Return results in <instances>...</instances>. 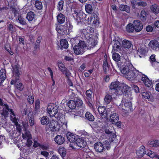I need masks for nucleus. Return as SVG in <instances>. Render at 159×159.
<instances>
[{
  "instance_id": "f257e3e1",
  "label": "nucleus",
  "mask_w": 159,
  "mask_h": 159,
  "mask_svg": "<svg viewBox=\"0 0 159 159\" xmlns=\"http://www.w3.org/2000/svg\"><path fill=\"white\" fill-rule=\"evenodd\" d=\"M47 112L50 116L55 120H59L62 123L65 122V116L62 113L58 112V107L54 104H49L47 107Z\"/></svg>"
},
{
  "instance_id": "f03ea898",
  "label": "nucleus",
  "mask_w": 159,
  "mask_h": 159,
  "mask_svg": "<svg viewBox=\"0 0 159 159\" xmlns=\"http://www.w3.org/2000/svg\"><path fill=\"white\" fill-rule=\"evenodd\" d=\"M85 9L86 12L88 14H91L90 17H89L88 19L89 20V23H91L93 20L92 23L93 26L95 28H98L99 25V19L98 17L99 13L97 11H93V8L92 6L89 4H87L85 5Z\"/></svg>"
},
{
  "instance_id": "7ed1b4c3",
  "label": "nucleus",
  "mask_w": 159,
  "mask_h": 159,
  "mask_svg": "<svg viewBox=\"0 0 159 159\" xmlns=\"http://www.w3.org/2000/svg\"><path fill=\"white\" fill-rule=\"evenodd\" d=\"M19 68V66L18 64L12 67L13 79L11 81L10 84L11 85H13L16 83L15 86L16 88L19 91H21L24 88L23 84L19 82L16 84L20 78Z\"/></svg>"
},
{
  "instance_id": "20e7f679",
  "label": "nucleus",
  "mask_w": 159,
  "mask_h": 159,
  "mask_svg": "<svg viewBox=\"0 0 159 159\" xmlns=\"http://www.w3.org/2000/svg\"><path fill=\"white\" fill-rule=\"evenodd\" d=\"M72 27L70 22H68L66 25H58L56 27V30L58 33L63 35L69 34L70 32V30L72 29Z\"/></svg>"
},
{
  "instance_id": "39448f33",
  "label": "nucleus",
  "mask_w": 159,
  "mask_h": 159,
  "mask_svg": "<svg viewBox=\"0 0 159 159\" xmlns=\"http://www.w3.org/2000/svg\"><path fill=\"white\" fill-rule=\"evenodd\" d=\"M120 83L118 81L112 82L110 86L108 92L109 93L113 94V93L119 95H122L123 93L120 89Z\"/></svg>"
},
{
  "instance_id": "423d86ee",
  "label": "nucleus",
  "mask_w": 159,
  "mask_h": 159,
  "mask_svg": "<svg viewBox=\"0 0 159 159\" xmlns=\"http://www.w3.org/2000/svg\"><path fill=\"white\" fill-rule=\"evenodd\" d=\"M122 62H118L117 63L118 67L120 70L121 73L125 76L126 74L132 69L131 67L127 65H124Z\"/></svg>"
},
{
  "instance_id": "0eeeda50",
  "label": "nucleus",
  "mask_w": 159,
  "mask_h": 159,
  "mask_svg": "<svg viewBox=\"0 0 159 159\" xmlns=\"http://www.w3.org/2000/svg\"><path fill=\"white\" fill-rule=\"evenodd\" d=\"M121 42L120 39H118L113 40L111 42L112 45V50L115 51H119L121 50L122 46L120 43Z\"/></svg>"
},
{
  "instance_id": "6e6552de",
  "label": "nucleus",
  "mask_w": 159,
  "mask_h": 159,
  "mask_svg": "<svg viewBox=\"0 0 159 159\" xmlns=\"http://www.w3.org/2000/svg\"><path fill=\"white\" fill-rule=\"evenodd\" d=\"M94 32V29L90 26H88L82 30V34L86 38L92 36V33Z\"/></svg>"
},
{
  "instance_id": "1a4fd4ad",
  "label": "nucleus",
  "mask_w": 159,
  "mask_h": 159,
  "mask_svg": "<svg viewBox=\"0 0 159 159\" xmlns=\"http://www.w3.org/2000/svg\"><path fill=\"white\" fill-rule=\"evenodd\" d=\"M87 39V49H90L93 48L96 45L98 42L97 40L91 37L86 38Z\"/></svg>"
},
{
  "instance_id": "9d476101",
  "label": "nucleus",
  "mask_w": 159,
  "mask_h": 159,
  "mask_svg": "<svg viewBox=\"0 0 159 159\" xmlns=\"http://www.w3.org/2000/svg\"><path fill=\"white\" fill-rule=\"evenodd\" d=\"M100 116H101L100 119L102 120L101 122H103L104 123H106V121L107 120V111L105 108L103 107L100 106Z\"/></svg>"
},
{
  "instance_id": "9b49d317",
  "label": "nucleus",
  "mask_w": 159,
  "mask_h": 159,
  "mask_svg": "<svg viewBox=\"0 0 159 159\" xmlns=\"http://www.w3.org/2000/svg\"><path fill=\"white\" fill-rule=\"evenodd\" d=\"M52 119V120L50 123L49 127L52 131H57L59 129V127L60 126L57 121H60V120H55L54 118L53 119V118Z\"/></svg>"
},
{
  "instance_id": "f8f14e48",
  "label": "nucleus",
  "mask_w": 159,
  "mask_h": 159,
  "mask_svg": "<svg viewBox=\"0 0 159 159\" xmlns=\"http://www.w3.org/2000/svg\"><path fill=\"white\" fill-rule=\"evenodd\" d=\"M133 24L136 32H138L142 30L143 28V25L140 21L139 20H134Z\"/></svg>"
},
{
  "instance_id": "ddd939ff",
  "label": "nucleus",
  "mask_w": 159,
  "mask_h": 159,
  "mask_svg": "<svg viewBox=\"0 0 159 159\" xmlns=\"http://www.w3.org/2000/svg\"><path fill=\"white\" fill-rule=\"evenodd\" d=\"M137 74H136L134 71L131 69L129 71L125 76V77L128 80H133L135 79L139 80V78H137V76H138Z\"/></svg>"
},
{
  "instance_id": "4468645a",
  "label": "nucleus",
  "mask_w": 159,
  "mask_h": 159,
  "mask_svg": "<svg viewBox=\"0 0 159 159\" xmlns=\"http://www.w3.org/2000/svg\"><path fill=\"white\" fill-rule=\"evenodd\" d=\"M149 47L152 50L157 51L159 49V43L156 40H151L149 44Z\"/></svg>"
},
{
  "instance_id": "2eb2a0df",
  "label": "nucleus",
  "mask_w": 159,
  "mask_h": 159,
  "mask_svg": "<svg viewBox=\"0 0 159 159\" xmlns=\"http://www.w3.org/2000/svg\"><path fill=\"white\" fill-rule=\"evenodd\" d=\"M122 109L128 112L132 111L134 110V108L132 107L131 101L130 100L126 101Z\"/></svg>"
},
{
  "instance_id": "dca6fc26",
  "label": "nucleus",
  "mask_w": 159,
  "mask_h": 159,
  "mask_svg": "<svg viewBox=\"0 0 159 159\" xmlns=\"http://www.w3.org/2000/svg\"><path fill=\"white\" fill-rule=\"evenodd\" d=\"M76 144L80 148H84L86 147L87 145V143L86 141L82 138L77 139L75 141Z\"/></svg>"
},
{
  "instance_id": "f3484780",
  "label": "nucleus",
  "mask_w": 159,
  "mask_h": 159,
  "mask_svg": "<svg viewBox=\"0 0 159 159\" xmlns=\"http://www.w3.org/2000/svg\"><path fill=\"white\" fill-rule=\"evenodd\" d=\"M107 55L105 54V55L104 57L103 63L102 66L103 71L105 74H107L108 72L109 71V66L108 63L107 61Z\"/></svg>"
},
{
  "instance_id": "a211bd4d",
  "label": "nucleus",
  "mask_w": 159,
  "mask_h": 159,
  "mask_svg": "<svg viewBox=\"0 0 159 159\" xmlns=\"http://www.w3.org/2000/svg\"><path fill=\"white\" fill-rule=\"evenodd\" d=\"M141 80L143 82L145 85L147 87H150L152 84V82L144 75H142Z\"/></svg>"
},
{
  "instance_id": "6ab92c4d",
  "label": "nucleus",
  "mask_w": 159,
  "mask_h": 159,
  "mask_svg": "<svg viewBox=\"0 0 159 159\" xmlns=\"http://www.w3.org/2000/svg\"><path fill=\"white\" fill-rule=\"evenodd\" d=\"M54 140L57 144L61 145L65 142V138L61 135H57L55 137Z\"/></svg>"
},
{
  "instance_id": "aec40b11",
  "label": "nucleus",
  "mask_w": 159,
  "mask_h": 159,
  "mask_svg": "<svg viewBox=\"0 0 159 159\" xmlns=\"http://www.w3.org/2000/svg\"><path fill=\"white\" fill-rule=\"evenodd\" d=\"M145 148L144 146H141L139 150L136 151V153L139 157H142L143 156L144 154L147 155V152L148 150L145 151Z\"/></svg>"
},
{
  "instance_id": "412c9836",
  "label": "nucleus",
  "mask_w": 159,
  "mask_h": 159,
  "mask_svg": "<svg viewBox=\"0 0 159 159\" xmlns=\"http://www.w3.org/2000/svg\"><path fill=\"white\" fill-rule=\"evenodd\" d=\"M86 16L83 11H80L76 19L78 22H83L85 20Z\"/></svg>"
},
{
  "instance_id": "4be33fe9",
  "label": "nucleus",
  "mask_w": 159,
  "mask_h": 159,
  "mask_svg": "<svg viewBox=\"0 0 159 159\" xmlns=\"http://www.w3.org/2000/svg\"><path fill=\"white\" fill-rule=\"evenodd\" d=\"M65 16L61 13L58 14L57 16V22L61 24L64 23L65 20Z\"/></svg>"
},
{
  "instance_id": "5701e85b",
  "label": "nucleus",
  "mask_w": 159,
  "mask_h": 159,
  "mask_svg": "<svg viewBox=\"0 0 159 159\" xmlns=\"http://www.w3.org/2000/svg\"><path fill=\"white\" fill-rule=\"evenodd\" d=\"M0 83H2L6 77V70L5 69H2L0 70Z\"/></svg>"
},
{
  "instance_id": "b1692460",
  "label": "nucleus",
  "mask_w": 159,
  "mask_h": 159,
  "mask_svg": "<svg viewBox=\"0 0 159 159\" xmlns=\"http://www.w3.org/2000/svg\"><path fill=\"white\" fill-rule=\"evenodd\" d=\"M73 50L75 54L77 55H79L82 53L84 52V50L82 49V48L79 46L75 45L73 47Z\"/></svg>"
},
{
  "instance_id": "393cba45",
  "label": "nucleus",
  "mask_w": 159,
  "mask_h": 159,
  "mask_svg": "<svg viewBox=\"0 0 159 159\" xmlns=\"http://www.w3.org/2000/svg\"><path fill=\"white\" fill-rule=\"evenodd\" d=\"M66 136L67 139L70 142H75L77 139L73 134L71 132H68L66 134Z\"/></svg>"
},
{
  "instance_id": "a878e982",
  "label": "nucleus",
  "mask_w": 159,
  "mask_h": 159,
  "mask_svg": "<svg viewBox=\"0 0 159 159\" xmlns=\"http://www.w3.org/2000/svg\"><path fill=\"white\" fill-rule=\"evenodd\" d=\"M100 146L102 147V148L100 152H103L104 149H107L108 150L110 148V144L107 141H105L103 142L102 143H101Z\"/></svg>"
},
{
  "instance_id": "bb28decb",
  "label": "nucleus",
  "mask_w": 159,
  "mask_h": 159,
  "mask_svg": "<svg viewBox=\"0 0 159 159\" xmlns=\"http://www.w3.org/2000/svg\"><path fill=\"white\" fill-rule=\"evenodd\" d=\"M40 122L42 125H47L49 123V119L47 116H43L41 117Z\"/></svg>"
},
{
  "instance_id": "cd10ccee",
  "label": "nucleus",
  "mask_w": 159,
  "mask_h": 159,
  "mask_svg": "<svg viewBox=\"0 0 159 159\" xmlns=\"http://www.w3.org/2000/svg\"><path fill=\"white\" fill-rule=\"evenodd\" d=\"M76 103V107L78 108H82L83 107V102L80 98L79 97H77L75 100Z\"/></svg>"
},
{
  "instance_id": "c85d7f7f",
  "label": "nucleus",
  "mask_w": 159,
  "mask_h": 159,
  "mask_svg": "<svg viewBox=\"0 0 159 159\" xmlns=\"http://www.w3.org/2000/svg\"><path fill=\"white\" fill-rule=\"evenodd\" d=\"M61 49H67L68 47V43L66 39H62L60 41Z\"/></svg>"
},
{
  "instance_id": "c756f323",
  "label": "nucleus",
  "mask_w": 159,
  "mask_h": 159,
  "mask_svg": "<svg viewBox=\"0 0 159 159\" xmlns=\"http://www.w3.org/2000/svg\"><path fill=\"white\" fill-rule=\"evenodd\" d=\"M119 120L118 115L116 113H113L111 115L110 117V121L113 124L117 122Z\"/></svg>"
},
{
  "instance_id": "7c9ffc66",
  "label": "nucleus",
  "mask_w": 159,
  "mask_h": 159,
  "mask_svg": "<svg viewBox=\"0 0 159 159\" xmlns=\"http://www.w3.org/2000/svg\"><path fill=\"white\" fill-rule=\"evenodd\" d=\"M67 105L69 108L71 109H75L77 107L75 100H69L67 103Z\"/></svg>"
},
{
  "instance_id": "2f4dec72",
  "label": "nucleus",
  "mask_w": 159,
  "mask_h": 159,
  "mask_svg": "<svg viewBox=\"0 0 159 159\" xmlns=\"http://www.w3.org/2000/svg\"><path fill=\"white\" fill-rule=\"evenodd\" d=\"M150 9L151 11L156 15L159 13V6L157 4L152 5Z\"/></svg>"
},
{
  "instance_id": "473e14b6",
  "label": "nucleus",
  "mask_w": 159,
  "mask_h": 159,
  "mask_svg": "<svg viewBox=\"0 0 159 159\" xmlns=\"http://www.w3.org/2000/svg\"><path fill=\"white\" fill-rule=\"evenodd\" d=\"M122 47L125 48H130L132 45L131 41L126 39L122 41Z\"/></svg>"
},
{
  "instance_id": "72a5a7b5",
  "label": "nucleus",
  "mask_w": 159,
  "mask_h": 159,
  "mask_svg": "<svg viewBox=\"0 0 159 159\" xmlns=\"http://www.w3.org/2000/svg\"><path fill=\"white\" fill-rule=\"evenodd\" d=\"M130 88L126 84L123 83L121 86V88L120 89L121 90L122 92V94L124 93H127V92H130L129 91V89Z\"/></svg>"
},
{
  "instance_id": "f704fd0d",
  "label": "nucleus",
  "mask_w": 159,
  "mask_h": 159,
  "mask_svg": "<svg viewBox=\"0 0 159 159\" xmlns=\"http://www.w3.org/2000/svg\"><path fill=\"white\" fill-rule=\"evenodd\" d=\"M57 64L60 70L63 73H64L65 70L67 69L65 67L64 65L62 63L61 61L59 60L57 61Z\"/></svg>"
},
{
  "instance_id": "c9c22d12",
  "label": "nucleus",
  "mask_w": 159,
  "mask_h": 159,
  "mask_svg": "<svg viewBox=\"0 0 159 159\" xmlns=\"http://www.w3.org/2000/svg\"><path fill=\"white\" fill-rule=\"evenodd\" d=\"M113 59L116 62V64L118 62H121L120 61V56L117 53L114 52L112 55Z\"/></svg>"
},
{
  "instance_id": "e433bc0d",
  "label": "nucleus",
  "mask_w": 159,
  "mask_h": 159,
  "mask_svg": "<svg viewBox=\"0 0 159 159\" xmlns=\"http://www.w3.org/2000/svg\"><path fill=\"white\" fill-rule=\"evenodd\" d=\"M8 109L9 106L8 105L6 104L5 105L4 108L3 107L1 110V111L2 109V111L1 113L2 115L4 116H7L8 115Z\"/></svg>"
},
{
  "instance_id": "4c0bfd02",
  "label": "nucleus",
  "mask_w": 159,
  "mask_h": 159,
  "mask_svg": "<svg viewBox=\"0 0 159 159\" xmlns=\"http://www.w3.org/2000/svg\"><path fill=\"white\" fill-rule=\"evenodd\" d=\"M34 13L32 11H30L27 13L26 18L29 21H32L34 18Z\"/></svg>"
},
{
  "instance_id": "58836bf2",
  "label": "nucleus",
  "mask_w": 159,
  "mask_h": 159,
  "mask_svg": "<svg viewBox=\"0 0 159 159\" xmlns=\"http://www.w3.org/2000/svg\"><path fill=\"white\" fill-rule=\"evenodd\" d=\"M119 8L121 11H125L128 13L130 11V7L126 5L121 4L119 6Z\"/></svg>"
},
{
  "instance_id": "ea45409f",
  "label": "nucleus",
  "mask_w": 159,
  "mask_h": 159,
  "mask_svg": "<svg viewBox=\"0 0 159 159\" xmlns=\"http://www.w3.org/2000/svg\"><path fill=\"white\" fill-rule=\"evenodd\" d=\"M85 119L90 121H93L94 117L93 115L89 112H87L85 115Z\"/></svg>"
},
{
  "instance_id": "a19ab883",
  "label": "nucleus",
  "mask_w": 159,
  "mask_h": 159,
  "mask_svg": "<svg viewBox=\"0 0 159 159\" xmlns=\"http://www.w3.org/2000/svg\"><path fill=\"white\" fill-rule=\"evenodd\" d=\"M147 152V155L149 156L151 158L155 157L159 159V155L157 154L156 153L151 150H148Z\"/></svg>"
},
{
  "instance_id": "79ce46f5",
  "label": "nucleus",
  "mask_w": 159,
  "mask_h": 159,
  "mask_svg": "<svg viewBox=\"0 0 159 159\" xmlns=\"http://www.w3.org/2000/svg\"><path fill=\"white\" fill-rule=\"evenodd\" d=\"M40 107V102L39 99H38L35 102V111L36 113H38L39 112Z\"/></svg>"
},
{
  "instance_id": "37998d69",
  "label": "nucleus",
  "mask_w": 159,
  "mask_h": 159,
  "mask_svg": "<svg viewBox=\"0 0 159 159\" xmlns=\"http://www.w3.org/2000/svg\"><path fill=\"white\" fill-rule=\"evenodd\" d=\"M25 133L22 134V137L24 139H32V135L29 130L25 131Z\"/></svg>"
},
{
  "instance_id": "c03bdc74",
  "label": "nucleus",
  "mask_w": 159,
  "mask_h": 159,
  "mask_svg": "<svg viewBox=\"0 0 159 159\" xmlns=\"http://www.w3.org/2000/svg\"><path fill=\"white\" fill-rule=\"evenodd\" d=\"M35 7L36 8L39 10H41L43 8V4L42 2L38 0L35 1Z\"/></svg>"
},
{
  "instance_id": "a18cd8bd",
  "label": "nucleus",
  "mask_w": 159,
  "mask_h": 159,
  "mask_svg": "<svg viewBox=\"0 0 159 159\" xmlns=\"http://www.w3.org/2000/svg\"><path fill=\"white\" fill-rule=\"evenodd\" d=\"M93 91L91 89L88 90L86 91L85 94L86 96V100H87L91 101L92 99V95Z\"/></svg>"
},
{
  "instance_id": "49530a36",
  "label": "nucleus",
  "mask_w": 159,
  "mask_h": 159,
  "mask_svg": "<svg viewBox=\"0 0 159 159\" xmlns=\"http://www.w3.org/2000/svg\"><path fill=\"white\" fill-rule=\"evenodd\" d=\"M58 152L62 157H65L66 154V151L65 148L63 147H59Z\"/></svg>"
},
{
  "instance_id": "de8ad7c7",
  "label": "nucleus",
  "mask_w": 159,
  "mask_h": 159,
  "mask_svg": "<svg viewBox=\"0 0 159 159\" xmlns=\"http://www.w3.org/2000/svg\"><path fill=\"white\" fill-rule=\"evenodd\" d=\"M64 2L63 0H60L57 5V9L58 11H61L63 8Z\"/></svg>"
},
{
  "instance_id": "09e8293b",
  "label": "nucleus",
  "mask_w": 159,
  "mask_h": 159,
  "mask_svg": "<svg viewBox=\"0 0 159 159\" xmlns=\"http://www.w3.org/2000/svg\"><path fill=\"white\" fill-rule=\"evenodd\" d=\"M134 30L133 24L129 23L126 26V30L129 33L133 32Z\"/></svg>"
},
{
  "instance_id": "8fccbe9b",
  "label": "nucleus",
  "mask_w": 159,
  "mask_h": 159,
  "mask_svg": "<svg viewBox=\"0 0 159 159\" xmlns=\"http://www.w3.org/2000/svg\"><path fill=\"white\" fill-rule=\"evenodd\" d=\"M101 131H102L103 132H104L106 134H107L108 136H110L111 135L113 132L109 129L107 128L105 126L102 127V129H101Z\"/></svg>"
},
{
  "instance_id": "3c124183",
  "label": "nucleus",
  "mask_w": 159,
  "mask_h": 159,
  "mask_svg": "<svg viewBox=\"0 0 159 159\" xmlns=\"http://www.w3.org/2000/svg\"><path fill=\"white\" fill-rule=\"evenodd\" d=\"M17 20L20 24L23 25H25L26 24L25 19L22 17L20 15H18Z\"/></svg>"
},
{
  "instance_id": "603ef678",
  "label": "nucleus",
  "mask_w": 159,
  "mask_h": 159,
  "mask_svg": "<svg viewBox=\"0 0 159 159\" xmlns=\"http://www.w3.org/2000/svg\"><path fill=\"white\" fill-rule=\"evenodd\" d=\"M148 145L150 147H159V141L155 140L150 141L148 143Z\"/></svg>"
},
{
  "instance_id": "864d4df0",
  "label": "nucleus",
  "mask_w": 159,
  "mask_h": 159,
  "mask_svg": "<svg viewBox=\"0 0 159 159\" xmlns=\"http://www.w3.org/2000/svg\"><path fill=\"white\" fill-rule=\"evenodd\" d=\"M140 18L143 22L146 21L147 19V12L144 10H142L140 13Z\"/></svg>"
},
{
  "instance_id": "5fc2aeb1",
  "label": "nucleus",
  "mask_w": 159,
  "mask_h": 159,
  "mask_svg": "<svg viewBox=\"0 0 159 159\" xmlns=\"http://www.w3.org/2000/svg\"><path fill=\"white\" fill-rule=\"evenodd\" d=\"M110 141L111 142L116 143L117 142V139L116 138V135L115 133H113L110 136Z\"/></svg>"
},
{
  "instance_id": "6e6d98bb",
  "label": "nucleus",
  "mask_w": 159,
  "mask_h": 159,
  "mask_svg": "<svg viewBox=\"0 0 159 159\" xmlns=\"http://www.w3.org/2000/svg\"><path fill=\"white\" fill-rule=\"evenodd\" d=\"M112 98L111 95L109 94H107L104 98L105 102L107 104L109 103L111 101Z\"/></svg>"
},
{
  "instance_id": "4d7b16f0",
  "label": "nucleus",
  "mask_w": 159,
  "mask_h": 159,
  "mask_svg": "<svg viewBox=\"0 0 159 159\" xmlns=\"http://www.w3.org/2000/svg\"><path fill=\"white\" fill-rule=\"evenodd\" d=\"M124 95V98L126 99L127 100H129L132 98V95L130 92H127L123 94Z\"/></svg>"
},
{
  "instance_id": "13d9d810",
  "label": "nucleus",
  "mask_w": 159,
  "mask_h": 159,
  "mask_svg": "<svg viewBox=\"0 0 159 159\" xmlns=\"http://www.w3.org/2000/svg\"><path fill=\"white\" fill-rule=\"evenodd\" d=\"M69 94L70 98L74 99L75 100L76 97H75V94L73 92V90L71 89L69 90Z\"/></svg>"
},
{
  "instance_id": "bf43d9fd",
  "label": "nucleus",
  "mask_w": 159,
  "mask_h": 159,
  "mask_svg": "<svg viewBox=\"0 0 159 159\" xmlns=\"http://www.w3.org/2000/svg\"><path fill=\"white\" fill-rule=\"evenodd\" d=\"M49 146L47 144H41L40 148L42 149L43 150L48 151L49 149Z\"/></svg>"
},
{
  "instance_id": "052dcab7",
  "label": "nucleus",
  "mask_w": 159,
  "mask_h": 159,
  "mask_svg": "<svg viewBox=\"0 0 159 159\" xmlns=\"http://www.w3.org/2000/svg\"><path fill=\"white\" fill-rule=\"evenodd\" d=\"M78 45L82 49L84 50L85 48H87V44L85 43L84 41H80Z\"/></svg>"
},
{
  "instance_id": "680f3d73",
  "label": "nucleus",
  "mask_w": 159,
  "mask_h": 159,
  "mask_svg": "<svg viewBox=\"0 0 159 159\" xmlns=\"http://www.w3.org/2000/svg\"><path fill=\"white\" fill-rule=\"evenodd\" d=\"M27 100L29 103L30 104H32L33 103L34 101V97L33 96L29 95L28 96Z\"/></svg>"
},
{
  "instance_id": "e2e57ef3",
  "label": "nucleus",
  "mask_w": 159,
  "mask_h": 159,
  "mask_svg": "<svg viewBox=\"0 0 159 159\" xmlns=\"http://www.w3.org/2000/svg\"><path fill=\"white\" fill-rule=\"evenodd\" d=\"M150 93L148 92H143L142 95L143 97L145 98L149 99L150 98Z\"/></svg>"
},
{
  "instance_id": "0e129e2a",
  "label": "nucleus",
  "mask_w": 159,
  "mask_h": 159,
  "mask_svg": "<svg viewBox=\"0 0 159 159\" xmlns=\"http://www.w3.org/2000/svg\"><path fill=\"white\" fill-rule=\"evenodd\" d=\"M136 5L140 7H146L147 6V3L144 1H140L137 2Z\"/></svg>"
},
{
  "instance_id": "69168bd1",
  "label": "nucleus",
  "mask_w": 159,
  "mask_h": 159,
  "mask_svg": "<svg viewBox=\"0 0 159 159\" xmlns=\"http://www.w3.org/2000/svg\"><path fill=\"white\" fill-rule=\"evenodd\" d=\"M64 72L65 73L64 74H65L67 80H69L70 79V76L71 75L70 73L67 69L65 70Z\"/></svg>"
},
{
  "instance_id": "338daca9",
  "label": "nucleus",
  "mask_w": 159,
  "mask_h": 159,
  "mask_svg": "<svg viewBox=\"0 0 159 159\" xmlns=\"http://www.w3.org/2000/svg\"><path fill=\"white\" fill-rule=\"evenodd\" d=\"M29 122L30 124V125L31 126H32L34 124V118L32 117H30L29 118Z\"/></svg>"
},
{
  "instance_id": "774afa93",
  "label": "nucleus",
  "mask_w": 159,
  "mask_h": 159,
  "mask_svg": "<svg viewBox=\"0 0 159 159\" xmlns=\"http://www.w3.org/2000/svg\"><path fill=\"white\" fill-rule=\"evenodd\" d=\"M154 28L152 27L151 25H148L146 26V30L147 32H151L153 31Z\"/></svg>"
}]
</instances>
